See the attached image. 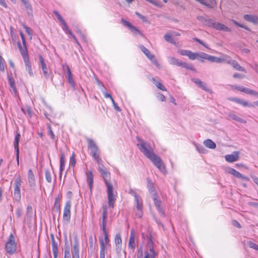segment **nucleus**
<instances>
[{"label":"nucleus","mask_w":258,"mask_h":258,"mask_svg":"<svg viewBox=\"0 0 258 258\" xmlns=\"http://www.w3.org/2000/svg\"><path fill=\"white\" fill-rule=\"evenodd\" d=\"M198 59L201 58L203 59L208 60L210 61L211 55L204 52H199L198 53Z\"/></svg>","instance_id":"e433bc0d"},{"label":"nucleus","mask_w":258,"mask_h":258,"mask_svg":"<svg viewBox=\"0 0 258 258\" xmlns=\"http://www.w3.org/2000/svg\"><path fill=\"white\" fill-rule=\"evenodd\" d=\"M189 50H184V49H179L178 50V53L181 55H185L187 56Z\"/></svg>","instance_id":"e2e57ef3"},{"label":"nucleus","mask_w":258,"mask_h":258,"mask_svg":"<svg viewBox=\"0 0 258 258\" xmlns=\"http://www.w3.org/2000/svg\"><path fill=\"white\" fill-rule=\"evenodd\" d=\"M157 98L161 101H165V97L161 93H158L157 95Z\"/></svg>","instance_id":"69168bd1"},{"label":"nucleus","mask_w":258,"mask_h":258,"mask_svg":"<svg viewBox=\"0 0 258 258\" xmlns=\"http://www.w3.org/2000/svg\"><path fill=\"white\" fill-rule=\"evenodd\" d=\"M114 242L115 244L116 251L118 254H119L120 253L122 249V239L120 234L118 233L115 235Z\"/></svg>","instance_id":"aec40b11"},{"label":"nucleus","mask_w":258,"mask_h":258,"mask_svg":"<svg viewBox=\"0 0 258 258\" xmlns=\"http://www.w3.org/2000/svg\"><path fill=\"white\" fill-rule=\"evenodd\" d=\"M227 64H231L235 70L246 72L245 69L240 66V64L234 60H232L230 57L229 62H227Z\"/></svg>","instance_id":"a878e982"},{"label":"nucleus","mask_w":258,"mask_h":258,"mask_svg":"<svg viewBox=\"0 0 258 258\" xmlns=\"http://www.w3.org/2000/svg\"><path fill=\"white\" fill-rule=\"evenodd\" d=\"M228 117L233 120H236V121H238L241 123H245L246 122V121L245 120H244L243 119L239 117V116H238L237 115H236V114H235L234 113H230L228 115Z\"/></svg>","instance_id":"c9c22d12"},{"label":"nucleus","mask_w":258,"mask_h":258,"mask_svg":"<svg viewBox=\"0 0 258 258\" xmlns=\"http://www.w3.org/2000/svg\"><path fill=\"white\" fill-rule=\"evenodd\" d=\"M165 40L168 42H173L172 35L167 33L164 35Z\"/></svg>","instance_id":"3c124183"},{"label":"nucleus","mask_w":258,"mask_h":258,"mask_svg":"<svg viewBox=\"0 0 258 258\" xmlns=\"http://www.w3.org/2000/svg\"><path fill=\"white\" fill-rule=\"evenodd\" d=\"M19 47L21 54L23 57V60H25V59H29V58L28 54L27 49L26 48V45H23V47L19 45Z\"/></svg>","instance_id":"2f4dec72"},{"label":"nucleus","mask_w":258,"mask_h":258,"mask_svg":"<svg viewBox=\"0 0 258 258\" xmlns=\"http://www.w3.org/2000/svg\"><path fill=\"white\" fill-rule=\"evenodd\" d=\"M22 180L18 176L14 182V197L16 201H19L21 199L20 187L21 186Z\"/></svg>","instance_id":"9d476101"},{"label":"nucleus","mask_w":258,"mask_h":258,"mask_svg":"<svg viewBox=\"0 0 258 258\" xmlns=\"http://www.w3.org/2000/svg\"><path fill=\"white\" fill-rule=\"evenodd\" d=\"M243 92H244L247 94L255 96L257 98H258V92L255 90L244 87Z\"/></svg>","instance_id":"f704fd0d"},{"label":"nucleus","mask_w":258,"mask_h":258,"mask_svg":"<svg viewBox=\"0 0 258 258\" xmlns=\"http://www.w3.org/2000/svg\"><path fill=\"white\" fill-rule=\"evenodd\" d=\"M102 231L104 235V239L102 238H99V242L100 245V258H105V250L107 246L109 245V240L108 237L107 231L106 230V218L107 215V208L106 205H104L102 207Z\"/></svg>","instance_id":"f03ea898"},{"label":"nucleus","mask_w":258,"mask_h":258,"mask_svg":"<svg viewBox=\"0 0 258 258\" xmlns=\"http://www.w3.org/2000/svg\"><path fill=\"white\" fill-rule=\"evenodd\" d=\"M20 134H17L15 137V140L14 142V148L16 150V152H18V151H19V142L20 140Z\"/></svg>","instance_id":"58836bf2"},{"label":"nucleus","mask_w":258,"mask_h":258,"mask_svg":"<svg viewBox=\"0 0 258 258\" xmlns=\"http://www.w3.org/2000/svg\"><path fill=\"white\" fill-rule=\"evenodd\" d=\"M152 81L158 89L162 91H166V88L160 82L156 81L154 78L152 79Z\"/></svg>","instance_id":"37998d69"},{"label":"nucleus","mask_w":258,"mask_h":258,"mask_svg":"<svg viewBox=\"0 0 258 258\" xmlns=\"http://www.w3.org/2000/svg\"><path fill=\"white\" fill-rule=\"evenodd\" d=\"M231 22L234 24L235 25L240 27H241V28H244L246 30H249L248 28L246 27L245 26H244V25L243 24H240L239 23H238L237 21H236L235 20H231Z\"/></svg>","instance_id":"680f3d73"},{"label":"nucleus","mask_w":258,"mask_h":258,"mask_svg":"<svg viewBox=\"0 0 258 258\" xmlns=\"http://www.w3.org/2000/svg\"><path fill=\"white\" fill-rule=\"evenodd\" d=\"M22 209L20 208H18L16 211V215L18 218H20L22 215Z\"/></svg>","instance_id":"774afa93"},{"label":"nucleus","mask_w":258,"mask_h":258,"mask_svg":"<svg viewBox=\"0 0 258 258\" xmlns=\"http://www.w3.org/2000/svg\"><path fill=\"white\" fill-rule=\"evenodd\" d=\"M168 60L169 63L170 64L174 65V66H178V67H181L182 63L183 62L181 60H180L177 58H176L174 57H172V56L168 57Z\"/></svg>","instance_id":"c85d7f7f"},{"label":"nucleus","mask_w":258,"mask_h":258,"mask_svg":"<svg viewBox=\"0 0 258 258\" xmlns=\"http://www.w3.org/2000/svg\"><path fill=\"white\" fill-rule=\"evenodd\" d=\"M225 170L226 172L238 178H240L242 180L246 181H248L249 180V178L248 177L242 175L238 171H236L235 169L231 167H227L226 168Z\"/></svg>","instance_id":"4468645a"},{"label":"nucleus","mask_w":258,"mask_h":258,"mask_svg":"<svg viewBox=\"0 0 258 258\" xmlns=\"http://www.w3.org/2000/svg\"><path fill=\"white\" fill-rule=\"evenodd\" d=\"M72 258H80L79 256V243L77 238L74 239V243L73 245Z\"/></svg>","instance_id":"412c9836"},{"label":"nucleus","mask_w":258,"mask_h":258,"mask_svg":"<svg viewBox=\"0 0 258 258\" xmlns=\"http://www.w3.org/2000/svg\"><path fill=\"white\" fill-rule=\"evenodd\" d=\"M86 175L87 176V181L88 183L89 188L91 190L93 184V176L92 172L91 171H87L86 173Z\"/></svg>","instance_id":"c756f323"},{"label":"nucleus","mask_w":258,"mask_h":258,"mask_svg":"<svg viewBox=\"0 0 258 258\" xmlns=\"http://www.w3.org/2000/svg\"><path fill=\"white\" fill-rule=\"evenodd\" d=\"M140 48L142 51L146 55V56L154 63L155 64H157V61L155 58V56L154 55L152 54L150 51L146 48L144 46L141 45Z\"/></svg>","instance_id":"5701e85b"},{"label":"nucleus","mask_w":258,"mask_h":258,"mask_svg":"<svg viewBox=\"0 0 258 258\" xmlns=\"http://www.w3.org/2000/svg\"><path fill=\"white\" fill-rule=\"evenodd\" d=\"M11 238L13 239V236L12 235L11 236L9 241H8L6 244V250L7 252L10 254L14 253L16 250V245L15 241L11 239Z\"/></svg>","instance_id":"f3484780"},{"label":"nucleus","mask_w":258,"mask_h":258,"mask_svg":"<svg viewBox=\"0 0 258 258\" xmlns=\"http://www.w3.org/2000/svg\"><path fill=\"white\" fill-rule=\"evenodd\" d=\"M148 180V188L150 193L152 195V198L154 202L155 206L157 210L159 211L160 214L164 216V212L161 208V201L158 199V196L155 192V188L153 183L149 179Z\"/></svg>","instance_id":"20e7f679"},{"label":"nucleus","mask_w":258,"mask_h":258,"mask_svg":"<svg viewBox=\"0 0 258 258\" xmlns=\"http://www.w3.org/2000/svg\"><path fill=\"white\" fill-rule=\"evenodd\" d=\"M137 145L140 151L148 159L155 155L150 145L143 140L138 138Z\"/></svg>","instance_id":"7ed1b4c3"},{"label":"nucleus","mask_w":258,"mask_h":258,"mask_svg":"<svg viewBox=\"0 0 258 258\" xmlns=\"http://www.w3.org/2000/svg\"><path fill=\"white\" fill-rule=\"evenodd\" d=\"M121 21L122 23V24L125 26L127 27L130 30V31L134 34L142 35V33L139 31V30L136 27L134 26L130 22L126 21L123 19H121Z\"/></svg>","instance_id":"6ab92c4d"},{"label":"nucleus","mask_w":258,"mask_h":258,"mask_svg":"<svg viewBox=\"0 0 258 258\" xmlns=\"http://www.w3.org/2000/svg\"><path fill=\"white\" fill-rule=\"evenodd\" d=\"M233 101L236 102L239 104H241L244 107H258V100L255 101L253 102V103H250L248 101L241 99L238 98H233L231 99Z\"/></svg>","instance_id":"ddd939ff"},{"label":"nucleus","mask_w":258,"mask_h":258,"mask_svg":"<svg viewBox=\"0 0 258 258\" xmlns=\"http://www.w3.org/2000/svg\"><path fill=\"white\" fill-rule=\"evenodd\" d=\"M24 61L25 66L26 70L28 72L30 76L33 77L34 76V74L32 71V67L29 59H25V60H24Z\"/></svg>","instance_id":"7c9ffc66"},{"label":"nucleus","mask_w":258,"mask_h":258,"mask_svg":"<svg viewBox=\"0 0 258 258\" xmlns=\"http://www.w3.org/2000/svg\"><path fill=\"white\" fill-rule=\"evenodd\" d=\"M136 236V232H135V230L133 229H132L131 230V233H130L129 241H128V247L129 248H130L133 250L135 249L136 246V243L135 242Z\"/></svg>","instance_id":"a211bd4d"},{"label":"nucleus","mask_w":258,"mask_h":258,"mask_svg":"<svg viewBox=\"0 0 258 258\" xmlns=\"http://www.w3.org/2000/svg\"><path fill=\"white\" fill-rule=\"evenodd\" d=\"M48 133H49V135L50 136L51 138L52 139H54L55 136H54V134H53L51 128V127H50V125H48Z\"/></svg>","instance_id":"338daca9"},{"label":"nucleus","mask_w":258,"mask_h":258,"mask_svg":"<svg viewBox=\"0 0 258 258\" xmlns=\"http://www.w3.org/2000/svg\"><path fill=\"white\" fill-rule=\"evenodd\" d=\"M64 155L63 154H61L60 156V167L59 172L61 174L62 171L64 169Z\"/></svg>","instance_id":"4c0bfd02"},{"label":"nucleus","mask_w":258,"mask_h":258,"mask_svg":"<svg viewBox=\"0 0 258 258\" xmlns=\"http://www.w3.org/2000/svg\"><path fill=\"white\" fill-rule=\"evenodd\" d=\"M55 16L56 17L57 19L59 21L60 23V25L61 26L62 29L65 32V33L67 34H69L70 36H71L73 39H74L75 41L78 44H79L78 41L77 40L76 37L72 33L71 30L69 29L68 25L63 20V18L61 16V15L57 12V11H54L53 12Z\"/></svg>","instance_id":"423d86ee"},{"label":"nucleus","mask_w":258,"mask_h":258,"mask_svg":"<svg viewBox=\"0 0 258 258\" xmlns=\"http://www.w3.org/2000/svg\"><path fill=\"white\" fill-rule=\"evenodd\" d=\"M76 164V160L75 158V155L74 154H72V156L70 157V165L73 167H74L75 165Z\"/></svg>","instance_id":"bf43d9fd"},{"label":"nucleus","mask_w":258,"mask_h":258,"mask_svg":"<svg viewBox=\"0 0 258 258\" xmlns=\"http://www.w3.org/2000/svg\"><path fill=\"white\" fill-rule=\"evenodd\" d=\"M95 160L97 162L99 170H100V169H103V165L102 160H101V159L100 157H98L97 158L95 159Z\"/></svg>","instance_id":"603ef678"},{"label":"nucleus","mask_w":258,"mask_h":258,"mask_svg":"<svg viewBox=\"0 0 258 258\" xmlns=\"http://www.w3.org/2000/svg\"><path fill=\"white\" fill-rule=\"evenodd\" d=\"M198 2L209 8H212L216 5L215 0H198Z\"/></svg>","instance_id":"bb28decb"},{"label":"nucleus","mask_w":258,"mask_h":258,"mask_svg":"<svg viewBox=\"0 0 258 258\" xmlns=\"http://www.w3.org/2000/svg\"><path fill=\"white\" fill-rule=\"evenodd\" d=\"M194 40L195 41H196V42L199 43L200 44H202V45H203L206 48H209L208 45L206 43H205L203 41H202L201 40H200V39H198L197 38H194Z\"/></svg>","instance_id":"0e129e2a"},{"label":"nucleus","mask_w":258,"mask_h":258,"mask_svg":"<svg viewBox=\"0 0 258 258\" xmlns=\"http://www.w3.org/2000/svg\"><path fill=\"white\" fill-rule=\"evenodd\" d=\"M243 18L246 21L253 23L254 24H258V17L255 15H244Z\"/></svg>","instance_id":"cd10ccee"},{"label":"nucleus","mask_w":258,"mask_h":258,"mask_svg":"<svg viewBox=\"0 0 258 258\" xmlns=\"http://www.w3.org/2000/svg\"><path fill=\"white\" fill-rule=\"evenodd\" d=\"M64 254V258H72L70 248L68 246L65 247Z\"/></svg>","instance_id":"09e8293b"},{"label":"nucleus","mask_w":258,"mask_h":258,"mask_svg":"<svg viewBox=\"0 0 258 258\" xmlns=\"http://www.w3.org/2000/svg\"><path fill=\"white\" fill-rule=\"evenodd\" d=\"M192 80L197 85H198L199 87L201 88L204 90L210 93H212L211 90L208 88V86L205 83L203 82L198 79H194Z\"/></svg>","instance_id":"b1692460"},{"label":"nucleus","mask_w":258,"mask_h":258,"mask_svg":"<svg viewBox=\"0 0 258 258\" xmlns=\"http://www.w3.org/2000/svg\"><path fill=\"white\" fill-rule=\"evenodd\" d=\"M88 148L91 151V153L94 159L99 157L98 153V149L95 143V142L90 139H87Z\"/></svg>","instance_id":"f8f14e48"},{"label":"nucleus","mask_w":258,"mask_h":258,"mask_svg":"<svg viewBox=\"0 0 258 258\" xmlns=\"http://www.w3.org/2000/svg\"><path fill=\"white\" fill-rule=\"evenodd\" d=\"M181 67L190 70H194V68L192 64L184 62H182Z\"/></svg>","instance_id":"49530a36"},{"label":"nucleus","mask_w":258,"mask_h":258,"mask_svg":"<svg viewBox=\"0 0 258 258\" xmlns=\"http://www.w3.org/2000/svg\"><path fill=\"white\" fill-rule=\"evenodd\" d=\"M52 251H53L54 257L55 258H56L57 256V255L58 251H57V245L54 242H53V243H52Z\"/></svg>","instance_id":"5fc2aeb1"},{"label":"nucleus","mask_w":258,"mask_h":258,"mask_svg":"<svg viewBox=\"0 0 258 258\" xmlns=\"http://www.w3.org/2000/svg\"><path fill=\"white\" fill-rule=\"evenodd\" d=\"M24 4V7L26 9L28 15L32 16L33 14V10L31 5L28 0H21Z\"/></svg>","instance_id":"473e14b6"},{"label":"nucleus","mask_w":258,"mask_h":258,"mask_svg":"<svg viewBox=\"0 0 258 258\" xmlns=\"http://www.w3.org/2000/svg\"><path fill=\"white\" fill-rule=\"evenodd\" d=\"M239 152L234 151L230 154H227L225 156V159L226 161L229 163L235 162L238 160Z\"/></svg>","instance_id":"4be33fe9"},{"label":"nucleus","mask_w":258,"mask_h":258,"mask_svg":"<svg viewBox=\"0 0 258 258\" xmlns=\"http://www.w3.org/2000/svg\"><path fill=\"white\" fill-rule=\"evenodd\" d=\"M135 198V205L137 209L136 215L139 218H141L143 215V203L141 197L135 191H131Z\"/></svg>","instance_id":"6e6552de"},{"label":"nucleus","mask_w":258,"mask_h":258,"mask_svg":"<svg viewBox=\"0 0 258 258\" xmlns=\"http://www.w3.org/2000/svg\"><path fill=\"white\" fill-rule=\"evenodd\" d=\"M230 87L232 89H236L242 92H243V89L244 88V87L243 86H237L236 85H231Z\"/></svg>","instance_id":"052dcab7"},{"label":"nucleus","mask_w":258,"mask_h":258,"mask_svg":"<svg viewBox=\"0 0 258 258\" xmlns=\"http://www.w3.org/2000/svg\"><path fill=\"white\" fill-rule=\"evenodd\" d=\"M157 252L154 250V248L150 246V248H146L143 251L142 248L138 249L137 253V258H155L157 255Z\"/></svg>","instance_id":"39448f33"},{"label":"nucleus","mask_w":258,"mask_h":258,"mask_svg":"<svg viewBox=\"0 0 258 258\" xmlns=\"http://www.w3.org/2000/svg\"><path fill=\"white\" fill-rule=\"evenodd\" d=\"M68 81L69 83L71 85V86L74 89L75 88V83L74 80L73 78V76H69L67 77Z\"/></svg>","instance_id":"8fccbe9b"},{"label":"nucleus","mask_w":258,"mask_h":258,"mask_svg":"<svg viewBox=\"0 0 258 258\" xmlns=\"http://www.w3.org/2000/svg\"><path fill=\"white\" fill-rule=\"evenodd\" d=\"M4 62V59L0 55V71L3 72L5 71Z\"/></svg>","instance_id":"6e6d98bb"},{"label":"nucleus","mask_w":258,"mask_h":258,"mask_svg":"<svg viewBox=\"0 0 258 258\" xmlns=\"http://www.w3.org/2000/svg\"><path fill=\"white\" fill-rule=\"evenodd\" d=\"M27 217L30 220L33 216V209L31 205H28L27 208Z\"/></svg>","instance_id":"79ce46f5"},{"label":"nucleus","mask_w":258,"mask_h":258,"mask_svg":"<svg viewBox=\"0 0 258 258\" xmlns=\"http://www.w3.org/2000/svg\"><path fill=\"white\" fill-rule=\"evenodd\" d=\"M23 27L25 29V31L27 34L29 36L30 39H31L32 38V29L25 25H23Z\"/></svg>","instance_id":"de8ad7c7"},{"label":"nucleus","mask_w":258,"mask_h":258,"mask_svg":"<svg viewBox=\"0 0 258 258\" xmlns=\"http://www.w3.org/2000/svg\"><path fill=\"white\" fill-rule=\"evenodd\" d=\"M136 15H137L139 18H140L143 21L148 23V19L146 17L140 14L138 12H136Z\"/></svg>","instance_id":"13d9d810"},{"label":"nucleus","mask_w":258,"mask_h":258,"mask_svg":"<svg viewBox=\"0 0 258 258\" xmlns=\"http://www.w3.org/2000/svg\"><path fill=\"white\" fill-rule=\"evenodd\" d=\"M246 244L250 248L258 251V244L251 240H248L246 242Z\"/></svg>","instance_id":"ea45409f"},{"label":"nucleus","mask_w":258,"mask_h":258,"mask_svg":"<svg viewBox=\"0 0 258 258\" xmlns=\"http://www.w3.org/2000/svg\"><path fill=\"white\" fill-rule=\"evenodd\" d=\"M28 179L30 186L33 189L34 188L36 185L35 178L31 169L28 170Z\"/></svg>","instance_id":"393cba45"},{"label":"nucleus","mask_w":258,"mask_h":258,"mask_svg":"<svg viewBox=\"0 0 258 258\" xmlns=\"http://www.w3.org/2000/svg\"><path fill=\"white\" fill-rule=\"evenodd\" d=\"M203 143L206 147L209 149H214L216 147V144L210 139L205 140Z\"/></svg>","instance_id":"72a5a7b5"},{"label":"nucleus","mask_w":258,"mask_h":258,"mask_svg":"<svg viewBox=\"0 0 258 258\" xmlns=\"http://www.w3.org/2000/svg\"><path fill=\"white\" fill-rule=\"evenodd\" d=\"M71 202L70 200L68 201L65 204L63 213V220L64 222L68 223L70 222L71 219Z\"/></svg>","instance_id":"9b49d317"},{"label":"nucleus","mask_w":258,"mask_h":258,"mask_svg":"<svg viewBox=\"0 0 258 258\" xmlns=\"http://www.w3.org/2000/svg\"><path fill=\"white\" fill-rule=\"evenodd\" d=\"M230 56L226 54H222L220 57H216L211 55L210 62L217 63L229 62Z\"/></svg>","instance_id":"2eb2a0df"},{"label":"nucleus","mask_w":258,"mask_h":258,"mask_svg":"<svg viewBox=\"0 0 258 258\" xmlns=\"http://www.w3.org/2000/svg\"><path fill=\"white\" fill-rule=\"evenodd\" d=\"M39 58L44 77L45 79H48L49 78L51 72L48 70L45 61L41 55H39Z\"/></svg>","instance_id":"dca6fc26"},{"label":"nucleus","mask_w":258,"mask_h":258,"mask_svg":"<svg viewBox=\"0 0 258 258\" xmlns=\"http://www.w3.org/2000/svg\"><path fill=\"white\" fill-rule=\"evenodd\" d=\"M198 54L197 52H193L190 50H189L187 56L189 59L191 60H195L196 59H198Z\"/></svg>","instance_id":"c03bdc74"},{"label":"nucleus","mask_w":258,"mask_h":258,"mask_svg":"<svg viewBox=\"0 0 258 258\" xmlns=\"http://www.w3.org/2000/svg\"><path fill=\"white\" fill-rule=\"evenodd\" d=\"M194 145L197 149V150L200 153H203L205 154L207 152L206 149L201 145L197 144L196 143H194Z\"/></svg>","instance_id":"a19ab883"},{"label":"nucleus","mask_w":258,"mask_h":258,"mask_svg":"<svg viewBox=\"0 0 258 258\" xmlns=\"http://www.w3.org/2000/svg\"><path fill=\"white\" fill-rule=\"evenodd\" d=\"M45 176L47 181L49 183H51L52 182V175L50 171L46 170L45 172Z\"/></svg>","instance_id":"a18cd8bd"},{"label":"nucleus","mask_w":258,"mask_h":258,"mask_svg":"<svg viewBox=\"0 0 258 258\" xmlns=\"http://www.w3.org/2000/svg\"><path fill=\"white\" fill-rule=\"evenodd\" d=\"M154 242L152 240V238L151 235H149L148 240V244L147 248H150V246H152V248H154Z\"/></svg>","instance_id":"864d4df0"},{"label":"nucleus","mask_w":258,"mask_h":258,"mask_svg":"<svg viewBox=\"0 0 258 258\" xmlns=\"http://www.w3.org/2000/svg\"><path fill=\"white\" fill-rule=\"evenodd\" d=\"M154 164V165L163 174H167V172L166 167L162 162L161 159L156 154L152 158L149 159Z\"/></svg>","instance_id":"1a4fd4ad"},{"label":"nucleus","mask_w":258,"mask_h":258,"mask_svg":"<svg viewBox=\"0 0 258 258\" xmlns=\"http://www.w3.org/2000/svg\"><path fill=\"white\" fill-rule=\"evenodd\" d=\"M9 83L11 87L12 88L14 92L16 93L17 92L16 88L15 85V82L11 78H9Z\"/></svg>","instance_id":"4d7b16f0"},{"label":"nucleus","mask_w":258,"mask_h":258,"mask_svg":"<svg viewBox=\"0 0 258 258\" xmlns=\"http://www.w3.org/2000/svg\"><path fill=\"white\" fill-rule=\"evenodd\" d=\"M99 171L102 174V177L104 180L105 186L106 187L108 205L110 207L113 208L114 207V203L116 200V194L114 192L113 185L109 180L110 173L105 170L104 168L100 169Z\"/></svg>","instance_id":"f257e3e1"},{"label":"nucleus","mask_w":258,"mask_h":258,"mask_svg":"<svg viewBox=\"0 0 258 258\" xmlns=\"http://www.w3.org/2000/svg\"><path fill=\"white\" fill-rule=\"evenodd\" d=\"M206 24L210 27H211L217 30H223L226 32H231V29L225 26V25L216 22L212 19H208L205 21Z\"/></svg>","instance_id":"0eeeda50"}]
</instances>
